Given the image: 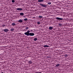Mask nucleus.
Returning <instances> with one entry per match:
<instances>
[{
    "label": "nucleus",
    "mask_w": 73,
    "mask_h": 73,
    "mask_svg": "<svg viewBox=\"0 0 73 73\" xmlns=\"http://www.w3.org/2000/svg\"><path fill=\"white\" fill-rule=\"evenodd\" d=\"M64 56H65V57H68V55H67L66 54H65V55H64Z\"/></svg>",
    "instance_id": "22"
},
{
    "label": "nucleus",
    "mask_w": 73,
    "mask_h": 73,
    "mask_svg": "<svg viewBox=\"0 0 73 73\" xmlns=\"http://www.w3.org/2000/svg\"><path fill=\"white\" fill-rule=\"evenodd\" d=\"M1 73H3V72H1Z\"/></svg>",
    "instance_id": "27"
},
{
    "label": "nucleus",
    "mask_w": 73,
    "mask_h": 73,
    "mask_svg": "<svg viewBox=\"0 0 73 73\" xmlns=\"http://www.w3.org/2000/svg\"><path fill=\"white\" fill-rule=\"evenodd\" d=\"M2 31H3L4 32H5L7 33V32L9 31V30L7 29H5L2 30Z\"/></svg>",
    "instance_id": "3"
},
{
    "label": "nucleus",
    "mask_w": 73,
    "mask_h": 73,
    "mask_svg": "<svg viewBox=\"0 0 73 73\" xmlns=\"http://www.w3.org/2000/svg\"><path fill=\"white\" fill-rule=\"evenodd\" d=\"M42 1H44L43 0H39L38 1V2H42Z\"/></svg>",
    "instance_id": "13"
},
{
    "label": "nucleus",
    "mask_w": 73,
    "mask_h": 73,
    "mask_svg": "<svg viewBox=\"0 0 73 73\" xmlns=\"http://www.w3.org/2000/svg\"><path fill=\"white\" fill-rule=\"evenodd\" d=\"M24 13H20V15H21V16H24Z\"/></svg>",
    "instance_id": "12"
},
{
    "label": "nucleus",
    "mask_w": 73,
    "mask_h": 73,
    "mask_svg": "<svg viewBox=\"0 0 73 73\" xmlns=\"http://www.w3.org/2000/svg\"><path fill=\"white\" fill-rule=\"evenodd\" d=\"M12 3H15V0H12Z\"/></svg>",
    "instance_id": "21"
},
{
    "label": "nucleus",
    "mask_w": 73,
    "mask_h": 73,
    "mask_svg": "<svg viewBox=\"0 0 73 73\" xmlns=\"http://www.w3.org/2000/svg\"><path fill=\"white\" fill-rule=\"evenodd\" d=\"M35 73H42L41 72H36Z\"/></svg>",
    "instance_id": "25"
},
{
    "label": "nucleus",
    "mask_w": 73,
    "mask_h": 73,
    "mask_svg": "<svg viewBox=\"0 0 73 73\" xmlns=\"http://www.w3.org/2000/svg\"><path fill=\"white\" fill-rule=\"evenodd\" d=\"M26 29H29V27H26L25 28Z\"/></svg>",
    "instance_id": "23"
},
{
    "label": "nucleus",
    "mask_w": 73,
    "mask_h": 73,
    "mask_svg": "<svg viewBox=\"0 0 73 73\" xmlns=\"http://www.w3.org/2000/svg\"><path fill=\"white\" fill-rule=\"evenodd\" d=\"M56 19L57 20H63V18L59 17H56Z\"/></svg>",
    "instance_id": "4"
},
{
    "label": "nucleus",
    "mask_w": 73,
    "mask_h": 73,
    "mask_svg": "<svg viewBox=\"0 0 73 73\" xmlns=\"http://www.w3.org/2000/svg\"><path fill=\"white\" fill-rule=\"evenodd\" d=\"M43 18V17L42 16H39L38 17L39 19H41Z\"/></svg>",
    "instance_id": "9"
},
{
    "label": "nucleus",
    "mask_w": 73,
    "mask_h": 73,
    "mask_svg": "<svg viewBox=\"0 0 73 73\" xmlns=\"http://www.w3.org/2000/svg\"><path fill=\"white\" fill-rule=\"evenodd\" d=\"M23 17H25V16H24Z\"/></svg>",
    "instance_id": "26"
},
{
    "label": "nucleus",
    "mask_w": 73,
    "mask_h": 73,
    "mask_svg": "<svg viewBox=\"0 0 73 73\" xmlns=\"http://www.w3.org/2000/svg\"><path fill=\"white\" fill-rule=\"evenodd\" d=\"M40 4L41 6L43 7H47V5H46L44 4L41 3H40Z\"/></svg>",
    "instance_id": "2"
},
{
    "label": "nucleus",
    "mask_w": 73,
    "mask_h": 73,
    "mask_svg": "<svg viewBox=\"0 0 73 73\" xmlns=\"http://www.w3.org/2000/svg\"><path fill=\"white\" fill-rule=\"evenodd\" d=\"M29 63H30V64H32V62L31 61V60H30L29 62Z\"/></svg>",
    "instance_id": "18"
},
{
    "label": "nucleus",
    "mask_w": 73,
    "mask_h": 73,
    "mask_svg": "<svg viewBox=\"0 0 73 73\" xmlns=\"http://www.w3.org/2000/svg\"><path fill=\"white\" fill-rule=\"evenodd\" d=\"M49 29H50V30H52V29H53V27H49Z\"/></svg>",
    "instance_id": "10"
},
{
    "label": "nucleus",
    "mask_w": 73,
    "mask_h": 73,
    "mask_svg": "<svg viewBox=\"0 0 73 73\" xmlns=\"http://www.w3.org/2000/svg\"><path fill=\"white\" fill-rule=\"evenodd\" d=\"M30 32V31L28 30L26 32H25L24 33L25 35H26V36H34L35 35V34L33 33H29Z\"/></svg>",
    "instance_id": "1"
},
{
    "label": "nucleus",
    "mask_w": 73,
    "mask_h": 73,
    "mask_svg": "<svg viewBox=\"0 0 73 73\" xmlns=\"http://www.w3.org/2000/svg\"><path fill=\"white\" fill-rule=\"evenodd\" d=\"M24 21H27L28 19L27 18H26L25 19H24Z\"/></svg>",
    "instance_id": "16"
},
{
    "label": "nucleus",
    "mask_w": 73,
    "mask_h": 73,
    "mask_svg": "<svg viewBox=\"0 0 73 73\" xmlns=\"http://www.w3.org/2000/svg\"><path fill=\"white\" fill-rule=\"evenodd\" d=\"M44 48H46V47H49V46H48L47 45H46L43 46Z\"/></svg>",
    "instance_id": "11"
},
{
    "label": "nucleus",
    "mask_w": 73,
    "mask_h": 73,
    "mask_svg": "<svg viewBox=\"0 0 73 73\" xmlns=\"http://www.w3.org/2000/svg\"><path fill=\"white\" fill-rule=\"evenodd\" d=\"M49 5H50V4H51V2H48L47 3Z\"/></svg>",
    "instance_id": "19"
},
{
    "label": "nucleus",
    "mask_w": 73,
    "mask_h": 73,
    "mask_svg": "<svg viewBox=\"0 0 73 73\" xmlns=\"http://www.w3.org/2000/svg\"><path fill=\"white\" fill-rule=\"evenodd\" d=\"M58 24L59 26H62V25L61 23H59Z\"/></svg>",
    "instance_id": "17"
},
{
    "label": "nucleus",
    "mask_w": 73,
    "mask_h": 73,
    "mask_svg": "<svg viewBox=\"0 0 73 73\" xmlns=\"http://www.w3.org/2000/svg\"><path fill=\"white\" fill-rule=\"evenodd\" d=\"M0 70H1V68H0Z\"/></svg>",
    "instance_id": "28"
},
{
    "label": "nucleus",
    "mask_w": 73,
    "mask_h": 73,
    "mask_svg": "<svg viewBox=\"0 0 73 73\" xmlns=\"http://www.w3.org/2000/svg\"><path fill=\"white\" fill-rule=\"evenodd\" d=\"M37 23H38V24H41V23L39 22H37Z\"/></svg>",
    "instance_id": "20"
},
{
    "label": "nucleus",
    "mask_w": 73,
    "mask_h": 73,
    "mask_svg": "<svg viewBox=\"0 0 73 73\" xmlns=\"http://www.w3.org/2000/svg\"><path fill=\"white\" fill-rule=\"evenodd\" d=\"M17 10H18V11H21V10H23V9L19 8L17 9Z\"/></svg>",
    "instance_id": "7"
},
{
    "label": "nucleus",
    "mask_w": 73,
    "mask_h": 73,
    "mask_svg": "<svg viewBox=\"0 0 73 73\" xmlns=\"http://www.w3.org/2000/svg\"><path fill=\"white\" fill-rule=\"evenodd\" d=\"M12 26H15V25H16V24L15 23V22L13 23L11 25Z\"/></svg>",
    "instance_id": "6"
},
{
    "label": "nucleus",
    "mask_w": 73,
    "mask_h": 73,
    "mask_svg": "<svg viewBox=\"0 0 73 73\" xmlns=\"http://www.w3.org/2000/svg\"><path fill=\"white\" fill-rule=\"evenodd\" d=\"M34 40V41H37V38H35Z\"/></svg>",
    "instance_id": "14"
},
{
    "label": "nucleus",
    "mask_w": 73,
    "mask_h": 73,
    "mask_svg": "<svg viewBox=\"0 0 73 73\" xmlns=\"http://www.w3.org/2000/svg\"><path fill=\"white\" fill-rule=\"evenodd\" d=\"M60 64H56V65L55 66V67H56V68H57V67L60 66Z\"/></svg>",
    "instance_id": "8"
},
{
    "label": "nucleus",
    "mask_w": 73,
    "mask_h": 73,
    "mask_svg": "<svg viewBox=\"0 0 73 73\" xmlns=\"http://www.w3.org/2000/svg\"><path fill=\"white\" fill-rule=\"evenodd\" d=\"M18 23H23V20L22 19H20L18 21Z\"/></svg>",
    "instance_id": "5"
},
{
    "label": "nucleus",
    "mask_w": 73,
    "mask_h": 73,
    "mask_svg": "<svg viewBox=\"0 0 73 73\" xmlns=\"http://www.w3.org/2000/svg\"><path fill=\"white\" fill-rule=\"evenodd\" d=\"M3 27H5V25H2Z\"/></svg>",
    "instance_id": "24"
},
{
    "label": "nucleus",
    "mask_w": 73,
    "mask_h": 73,
    "mask_svg": "<svg viewBox=\"0 0 73 73\" xmlns=\"http://www.w3.org/2000/svg\"><path fill=\"white\" fill-rule=\"evenodd\" d=\"M14 29L13 28H12L11 29V31H14Z\"/></svg>",
    "instance_id": "15"
}]
</instances>
